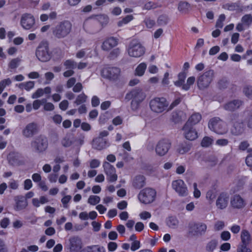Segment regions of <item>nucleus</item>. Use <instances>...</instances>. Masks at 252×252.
<instances>
[{
  "mask_svg": "<svg viewBox=\"0 0 252 252\" xmlns=\"http://www.w3.org/2000/svg\"><path fill=\"white\" fill-rule=\"evenodd\" d=\"M243 104V101L240 100H234L227 103L224 108L226 110L232 111L239 108Z\"/></svg>",
  "mask_w": 252,
  "mask_h": 252,
  "instance_id": "obj_25",
  "label": "nucleus"
},
{
  "mask_svg": "<svg viewBox=\"0 0 252 252\" xmlns=\"http://www.w3.org/2000/svg\"><path fill=\"white\" fill-rule=\"evenodd\" d=\"M66 247L70 252H79L82 248V240L78 236H72L68 239Z\"/></svg>",
  "mask_w": 252,
  "mask_h": 252,
  "instance_id": "obj_12",
  "label": "nucleus"
},
{
  "mask_svg": "<svg viewBox=\"0 0 252 252\" xmlns=\"http://www.w3.org/2000/svg\"><path fill=\"white\" fill-rule=\"evenodd\" d=\"M11 84V81L9 78L4 79L0 82V85L4 89L6 86H9Z\"/></svg>",
  "mask_w": 252,
  "mask_h": 252,
  "instance_id": "obj_59",
  "label": "nucleus"
},
{
  "mask_svg": "<svg viewBox=\"0 0 252 252\" xmlns=\"http://www.w3.org/2000/svg\"><path fill=\"white\" fill-rule=\"evenodd\" d=\"M123 120L120 116H117L113 119L112 123L115 126H118L122 124Z\"/></svg>",
  "mask_w": 252,
  "mask_h": 252,
  "instance_id": "obj_63",
  "label": "nucleus"
},
{
  "mask_svg": "<svg viewBox=\"0 0 252 252\" xmlns=\"http://www.w3.org/2000/svg\"><path fill=\"white\" fill-rule=\"evenodd\" d=\"M171 143L168 139H163L160 140L156 147V153L159 156H164L169 151Z\"/></svg>",
  "mask_w": 252,
  "mask_h": 252,
  "instance_id": "obj_13",
  "label": "nucleus"
},
{
  "mask_svg": "<svg viewBox=\"0 0 252 252\" xmlns=\"http://www.w3.org/2000/svg\"><path fill=\"white\" fill-rule=\"evenodd\" d=\"M14 200L16 202L15 210L20 211L25 209L28 205L26 199L23 196H17L15 197Z\"/></svg>",
  "mask_w": 252,
  "mask_h": 252,
  "instance_id": "obj_23",
  "label": "nucleus"
},
{
  "mask_svg": "<svg viewBox=\"0 0 252 252\" xmlns=\"http://www.w3.org/2000/svg\"><path fill=\"white\" fill-rule=\"evenodd\" d=\"M120 72V68L118 67H106L102 69L101 75L103 77L110 80H116L119 78Z\"/></svg>",
  "mask_w": 252,
  "mask_h": 252,
  "instance_id": "obj_11",
  "label": "nucleus"
},
{
  "mask_svg": "<svg viewBox=\"0 0 252 252\" xmlns=\"http://www.w3.org/2000/svg\"><path fill=\"white\" fill-rule=\"evenodd\" d=\"M229 195L225 193L222 192L220 194L216 200V206L220 209L225 208L228 204Z\"/></svg>",
  "mask_w": 252,
  "mask_h": 252,
  "instance_id": "obj_20",
  "label": "nucleus"
},
{
  "mask_svg": "<svg viewBox=\"0 0 252 252\" xmlns=\"http://www.w3.org/2000/svg\"><path fill=\"white\" fill-rule=\"evenodd\" d=\"M147 65L145 63L139 64L135 70V75L138 76H142L146 71Z\"/></svg>",
  "mask_w": 252,
  "mask_h": 252,
  "instance_id": "obj_27",
  "label": "nucleus"
},
{
  "mask_svg": "<svg viewBox=\"0 0 252 252\" xmlns=\"http://www.w3.org/2000/svg\"><path fill=\"white\" fill-rule=\"evenodd\" d=\"M133 19V17L132 15H127L125 18H124L121 21H120L118 22V25L119 27H122L123 25H126L127 23H128L129 22L132 20Z\"/></svg>",
  "mask_w": 252,
  "mask_h": 252,
  "instance_id": "obj_43",
  "label": "nucleus"
},
{
  "mask_svg": "<svg viewBox=\"0 0 252 252\" xmlns=\"http://www.w3.org/2000/svg\"><path fill=\"white\" fill-rule=\"evenodd\" d=\"M36 56L41 62H45L51 58V54L49 52L48 45L46 42L40 43L36 50Z\"/></svg>",
  "mask_w": 252,
  "mask_h": 252,
  "instance_id": "obj_8",
  "label": "nucleus"
},
{
  "mask_svg": "<svg viewBox=\"0 0 252 252\" xmlns=\"http://www.w3.org/2000/svg\"><path fill=\"white\" fill-rule=\"evenodd\" d=\"M71 27V24L67 21L61 22L53 30V34L58 38L63 37L70 32Z\"/></svg>",
  "mask_w": 252,
  "mask_h": 252,
  "instance_id": "obj_7",
  "label": "nucleus"
},
{
  "mask_svg": "<svg viewBox=\"0 0 252 252\" xmlns=\"http://www.w3.org/2000/svg\"><path fill=\"white\" fill-rule=\"evenodd\" d=\"M48 146V139L42 135L35 137L31 142V147L37 153H43L46 150Z\"/></svg>",
  "mask_w": 252,
  "mask_h": 252,
  "instance_id": "obj_3",
  "label": "nucleus"
},
{
  "mask_svg": "<svg viewBox=\"0 0 252 252\" xmlns=\"http://www.w3.org/2000/svg\"><path fill=\"white\" fill-rule=\"evenodd\" d=\"M110 143L108 139L101 137H97L93 141V147L98 150H101L109 147Z\"/></svg>",
  "mask_w": 252,
  "mask_h": 252,
  "instance_id": "obj_17",
  "label": "nucleus"
},
{
  "mask_svg": "<svg viewBox=\"0 0 252 252\" xmlns=\"http://www.w3.org/2000/svg\"><path fill=\"white\" fill-rule=\"evenodd\" d=\"M184 134L185 138L189 140H193L195 139L198 135L196 130L191 126H189V124H186L183 127Z\"/></svg>",
  "mask_w": 252,
  "mask_h": 252,
  "instance_id": "obj_18",
  "label": "nucleus"
},
{
  "mask_svg": "<svg viewBox=\"0 0 252 252\" xmlns=\"http://www.w3.org/2000/svg\"><path fill=\"white\" fill-rule=\"evenodd\" d=\"M45 98H43L41 99H36L33 101L32 103L33 108L34 110L38 109L41 105H43V103L45 102Z\"/></svg>",
  "mask_w": 252,
  "mask_h": 252,
  "instance_id": "obj_50",
  "label": "nucleus"
},
{
  "mask_svg": "<svg viewBox=\"0 0 252 252\" xmlns=\"http://www.w3.org/2000/svg\"><path fill=\"white\" fill-rule=\"evenodd\" d=\"M159 5L155 2L149 1L146 3L144 5V9L149 10L151 9H154L157 8Z\"/></svg>",
  "mask_w": 252,
  "mask_h": 252,
  "instance_id": "obj_56",
  "label": "nucleus"
},
{
  "mask_svg": "<svg viewBox=\"0 0 252 252\" xmlns=\"http://www.w3.org/2000/svg\"><path fill=\"white\" fill-rule=\"evenodd\" d=\"M168 102L164 97H155L150 102L151 109L156 113H161L167 110Z\"/></svg>",
  "mask_w": 252,
  "mask_h": 252,
  "instance_id": "obj_5",
  "label": "nucleus"
},
{
  "mask_svg": "<svg viewBox=\"0 0 252 252\" xmlns=\"http://www.w3.org/2000/svg\"><path fill=\"white\" fill-rule=\"evenodd\" d=\"M88 50L82 49L76 53V57L78 59H81L84 57H90V56L87 53Z\"/></svg>",
  "mask_w": 252,
  "mask_h": 252,
  "instance_id": "obj_51",
  "label": "nucleus"
},
{
  "mask_svg": "<svg viewBox=\"0 0 252 252\" xmlns=\"http://www.w3.org/2000/svg\"><path fill=\"white\" fill-rule=\"evenodd\" d=\"M43 92L42 89H38L33 94H32V97L33 99L38 98L43 95Z\"/></svg>",
  "mask_w": 252,
  "mask_h": 252,
  "instance_id": "obj_57",
  "label": "nucleus"
},
{
  "mask_svg": "<svg viewBox=\"0 0 252 252\" xmlns=\"http://www.w3.org/2000/svg\"><path fill=\"white\" fill-rule=\"evenodd\" d=\"M202 163L207 167H211L217 163L216 158H203Z\"/></svg>",
  "mask_w": 252,
  "mask_h": 252,
  "instance_id": "obj_36",
  "label": "nucleus"
},
{
  "mask_svg": "<svg viewBox=\"0 0 252 252\" xmlns=\"http://www.w3.org/2000/svg\"><path fill=\"white\" fill-rule=\"evenodd\" d=\"M209 128L215 133L223 134L227 131L226 125L219 118H214L211 119L208 124Z\"/></svg>",
  "mask_w": 252,
  "mask_h": 252,
  "instance_id": "obj_6",
  "label": "nucleus"
},
{
  "mask_svg": "<svg viewBox=\"0 0 252 252\" xmlns=\"http://www.w3.org/2000/svg\"><path fill=\"white\" fill-rule=\"evenodd\" d=\"M9 223V220L7 218H4L1 220L0 224L1 227L5 228Z\"/></svg>",
  "mask_w": 252,
  "mask_h": 252,
  "instance_id": "obj_64",
  "label": "nucleus"
},
{
  "mask_svg": "<svg viewBox=\"0 0 252 252\" xmlns=\"http://www.w3.org/2000/svg\"><path fill=\"white\" fill-rule=\"evenodd\" d=\"M241 243L249 245L251 240V235L247 230H243L241 235Z\"/></svg>",
  "mask_w": 252,
  "mask_h": 252,
  "instance_id": "obj_29",
  "label": "nucleus"
},
{
  "mask_svg": "<svg viewBox=\"0 0 252 252\" xmlns=\"http://www.w3.org/2000/svg\"><path fill=\"white\" fill-rule=\"evenodd\" d=\"M248 245L241 243L237 248V252H251V250L247 247Z\"/></svg>",
  "mask_w": 252,
  "mask_h": 252,
  "instance_id": "obj_54",
  "label": "nucleus"
},
{
  "mask_svg": "<svg viewBox=\"0 0 252 252\" xmlns=\"http://www.w3.org/2000/svg\"><path fill=\"white\" fill-rule=\"evenodd\" d=\"M168 22V17L166 15H160L157 20L158 24L159 26H164L166 25Z\"/></svg>",
  "mask_w": 252,
  "mask_h": 252,
  "instance_id": "obj_42",
  "label": "nucleus"
},
{
  "mask_svg": "<svg viewBox=\"0 0 252 252\" xmlns=\"http://www.w3.org/2000/svg\"><path fill=\"white\" fill-rule=\"evenodd\" d=\"M186 77V75L185 73L182 72L179 73L178 75V80L174 82L175 85L177 87H183L184 85L183 83H184Z\"/></svg>",
  "mask_w": 252,
  "mask_h": 252,
  "instance_id": "obj_38",
  "label": "nucleus"
},
{
  "mask_svg": "<svg viewBox=\"0 0 252 252\" xmlns=\"http://www.w3.org/2000/svg\"><path fill=\"white\" fill-rule=\"evenodd\" d=\"M97 19L100 23L101 25L106 24L108 23L109 18L106 15H100L97 16Z\"/></svg>",
  "mask_w": 252,
  "mask_h": 252,
  "instance_id": "obj_52",
  "label": "nucleus"
},
{
  "mask_svg": "<svg viewBox=\"0 0 252 252\" xmlns=\"http://www.w3.org/2000/svg\"><path fill=\"white\" fill-rule=\"evenodd\" d=\"M145 178L143 175H137L133 180L132 185L136 189H140L143 187L145 184Z\"/></svg>",
  "mask_w": 252,
  "mask_h": 252,
  "instance_id": "obj_24",
  "label": "nucleus"
},
{
  "mask_svg": "<svg viewBox=\"0 0 252 252\" xmlns=\"http://www.w3.org/2000/svg\"><path fill=\"white\" fill-rule=\"evenodd\" d=\"M195 80V77L193 76L188 78L187 83L183 86V89L186 91L188 90L190 86L194 83Z\"/></svg>",
  "mask_w": 252,
  "mask_h": 252,
  "instance_id": "obj_46",
  "label": "nucleus"
},
{
  "mask_svg": "<svg viewBox=\"0 0 252 252\" xmlns=\"http://www.w3.org/2000/svg\"><path fill=\"white\" fill-rule=\"evenodd\" d=\"M214 71L209 70L200 76L197 80V85L199 89H203L208 87L213 80Z\"/></svg>",
  "mask_w": 252,
  "mask_h": 252,
  "instance_id": "obj_10",
  "label": "nucleus"
},
{
  "mask_svg": "<svg viewBox=\"0 0 252 252\" xmlns=\"http://www.w3.org/2000/svg\"><path fill=\"white\" fill-rule=\"evenodd\" d=\"M186 114L183 111L173 112L172 117V120L175 123H177L180 121L186 119Z\"/></svg>",
  "mask_w": 252,
  "mask_h": 252,
  "instance_id": "obj_31",
  "label": "nucleus"
},
{
  "mask_svg": "<svg viewBox=\"0 0 252 252\" xmlns=\"http://www.w3.org/2000/svg\"><path fill=\"white\" fill-rule=\"evenodd\" d=\"M87 99V96L85 94L82 93L78 95L75 101H74V103L77 105H80L85 102Z\"/></svg>",
  "mask_w": 252,
  "mask_h": 252,
  "instance_id": "obj_41",
  "label": "nucleus"
},
{
  "mask_svg": "<svg viewBox=\"0 0 252 252\" xmlns=\"http://www.w3.org/2000/svg\"><path fill=\"white\" fill-rule=\"evenodd\" d=\"M45 77L46 80V84H49L50 82L54 78V75L53 73L48 72L45 74Z\"/></svg>",
  "mask_w": 252,
  "mask_h": 252,
  "instance_id": "obj_61",
  "label": "nucleus"
},
{
  "mask_svg": "<svg viewBox=\"0 0 252 252\" xmlns=\"http://www.w3.org/2000/svg\"><path fill=\"white\" fill-rule=\"evenodd\" d=\"M216 197V194L214 192V191L212 190H210L207 192L206 193V198L207 199H208L210 203L212 202L214 199Z\"/></svg>",
  "mask_w": 252,
  "mask_h": 252,
  "instance_id": "obj_58",
  "label": "nucleus"
},
{
  "mask_svg": "<svg viewBox=\"0 0 252 252\" xmlns=\"http://www.w3.org/2000/svg\"><path fill=\"white\" fill-rule=\"evenodd\" d=\"M146 97V94L140 89H134L126 94V99H132L131 107L133 111H136L139 107L140 104Z\"/></svg>",
  "mask_w": 252,
  "mask_h": 252,
  "instance_id": "obj_1",
  "label": "nucleus"
},
{
  "mask_svg": "<svg viewBox=\"0 0 252 252\" xmlns=\"http://www.w3.org/2000/svg\"><path fill=\"white\" fill-rule=\"evenodd\" d=\"M201 115L198 113L193 114L189 118L186 124H189V126H192L198 123L201 119Z\"/></svg>",
  "mask_w": 252,
  "mask_h": 252,
  "instance_id": "obj_28",
  "label": "nucleus"
},
{
  "mask_svg": "<svg viewBox=\"0 0 252 252\" xmlns=\"http://www.w3.org/2000/svg\"><path fill=\"white\" fill-rule=\"evenodd\" d=\"M68 106V102L66 100H63L59 104L60 108L63 111H65V110H66Z\"/></svg>",
  "mask_w": 252,
  "mask_h": 252,
  "instance_id": "obj_60",
  "label": "nucleus"
},
{
  "mask_svg": "<svg viewBox=\"0 0 252 252\" xmlns=\"http://www.w3.org/2000/svg\"><path fill=\"white\" fill-rule=\"evenodd\" d=\"M21 25L25 30L32 29L35 24L34 16L30 13L23 14L21 18Z\"/></svg>",
  "mask_w": 252,
  "mask_h": 252,
  "instance_id": "obj_15",
  "label": "nucleus"
},
{
  "mask_svg": "<svg viewBox=\"0 0 252 252\" xmlns=\"http://www.w3.org/2000/svg\"><path fill=\"white\" fill-rule=\"evenodd\" d=\"M106 174L109 177L108 180L113 182L117 180V175L115 173V169L109 162H105L104 164Z\"/></svg>",
  "mask_w": 252,
  "mask_h": 252,
  "instance_id": "obj_19",
  "label": "nucleus"
},
{
  "mask_svg": "<svg viewBox=\"0 0 252 252\" xmlns=\"http://www.w3.org/2000/svg\"><path fill=\"white\" fill-rule=\"evenodd\" d=\"M231 204L233 208L240 209L245 206L244 199L239 195H234L231 199Z\"/></svg>",
  "mask_w": 252,
  "mask_h": 252,
  "instance_id": "obj_22",
  "label": "nucleus"
},
{
  "mask_svg": "<svg viewBox=\"0 0 252 252\" xmlns=\"http://www.w3.org/2000/svg\"><path fill=\"white\" fill-rule=\"evenodd\" d=\"M18 86L20 89H24L27 91H30L34 88V82L29 81L26 82L21 83H20Z\"/></svg>",
  "mask_w": 252,
  "mask_h": 252,
  "instance_id": "obj_30",
  "label": "nucleus"
},
{
  "mask_svg": "<svg viewBox=\"0 0 252 252\" xmlns=\"http://www.w3.org/2000/svg\"><path fill=\"white\" fill-rule=\"evenodd\" d=\"M144 22L147 28L149 29L152 28L156 24L155 20L150 17H146Z\"/></svg>",
  "mask_w": 252,
  "mask_h": 252,
  "instance_id": "obj_49",
  "label": "nucleus"
},
{
  "mask_svg": "<svg viewBox=\"0 0 252 252\" xmlns=\"http://www.w3.org/2000/svg\"><path fill=\"white\" fill-rule=\"evenodd\" d=\"M66 69H72L75 68L77 66L76 63L73 60H67L63 63Z\"/></svg>",
  "mask_w": 252,
  "mask_h": 252,
  "instance_id": "obj_37",
  "label": "nucleus"
},
{
  "mask_svg": "<svg viewBox=\"0 0 252 252\" xmlns=\"http://www.w3.org/2000/svg\"><path fill=\"white\" fill-rule=\"evenodd\" d=\"M76 82V79L74 77H71L69 78L66 83V87L67 88H70L75 85V84Z\"/></svg>",
  "mask_w": 252,
  "mask_h": 252,
  "instance_id": "obj_62",
  "label": "nucleus"
},
{
  "mask_svg": "<svg viewBox=\"0 0 252 252\" xmlns=\"http://www.w3.org/2000/svg\"><path fill=\"white\" fill-rule=\"evenodd\" d=\"M214 139L213 138L208 136L204 137L201 143V145L203 147H208L213 143Z\"/></svg>",
  "mask_w": 252,
  "mask_h": 252,
  "instance_id": "obj_39",
  "label": "nucleus"
},
{
  "mask_svg": "<svg viewBox=\"0 0 252 252\" xmlns=\"http://www.w3.org/2000/svg\"><path fill=\"white\" fill-rule=\"evenodd\" d=\"M189 7V4L185 1H180L179 3L178 9V10L182 13H185L188 12Z\"/></svg>",
  "mask_w": 252,
  "mask_h": 252,
  "instance_id": "obj_33",
  "label": "nucleus"
},
{
  "mask_svg": "<svg viewBox=\"0 0 252 252\" xmlns=\"http://www.w3.org/2000/svg\"><path fill=\"white\" fill-rule=\"evenodd\" d=\"M207 229V225L203 223H190L189 224V234L192 236H201Z\"/></svg>",
  "mask_w": 252,
  "mask_h": 252,
  "instance_id": "obj_9",
  "label": "nucleus"
},
{
  "mask_svg": "<svg viewBox=\"0 0 252 252\" xmlns=\"http://www.w3.org/2000/svg\"><path fill=\"white\" fill-rule=\"evenodd\" d=\"M218 241L213 239L209 242L206 246V250L209 252H212L217 247Z\"/></svg>",
  "mask_w": 252,
  "mask_h": 252,
  "instance_id": "obj_35",
  "label": "nucleus"
},
{
  "mask_svg": "<svg viewBox=\"0 0 252 252\" xmlns=\"http://www.w3.org/2000/svg\"><path fill=\"white\" fill-rule=\"evenodd\" d=\"M189 149V144L187 142H184L178 146L176 150L178 153L183 155L188 152Z\"/></svg>",
  "mask_w": 252,
  "mask_h": 252,
  "instance_id": "obj_26",
  "label": "nucleus"
},
{
  "mask_svg": "<svg viewBox=\"0 0 252 252\" xmlns=\"http://www.w3.org/2000/svg\"><path fill=\"white\" fill-rule=\"evenodd\" d=\"M118 40L117 38L111 37L106 39L102 43V49L108 51L111 49L118 44Z\"/></svg>",
  "mask_w": 252,
  "mask_h": 252,
  "instance_id": "obj_21",
  "label": "nucleus"
},
{
  "mask_svg": "<svg viewBox=\"0 0 252 252\" xmlns=\"http://www.w3.org/2000/svg\"><path fill=\"white\" fill-rule=\"evenodd\" d=\"M179 223V221L175 217H169L167 221V224L171 228L176 227Z\"/></svg>",
  "mask_w": 252,
  "mask_h": 252,
  "instance_id": "obj_34",
  "label": "nucleus"
},
{
  "mask_svg": "<svg viewBox=\"0 0 252 252\" xmlns=\"http://www.w3.org/2000/svg\"><path fill=\"white\" fill-rule=\"evenodd\" d=\"M126 51L129 57L137 58L145 54V48L138 40L133 39L126 47Z\"/></svg>",
  "mask_w": 252,
  "mask_h": 252,
  "instance_id": "obj_2",
  "label": "nucleus"
},
{
  "mask_svg": "<svg viewBox=\"0 0 252 252\" xmlns=\"http://www.w3.org/2000/svg\"><path fill=\"white\" fill-rule=\"evenodd\" d=\"M225 15L223 14H220L216 22V27L218 28H222L223 26V22L225 21Z\"/></svg>",
  "mask_w": 252,
  "mask_h": 252,
  "instance_id": "obj_45",
  "label": "nucleus"
},
{
  "mask_svg": "<svg viewBox=\"0 0 252 252\" xmlns=\"http://www.w3.org/2000/svg\"><path fill=\"white\" fill-rule=\"evenodd\" d=\"M156 195L157 192L154 189L146 188L140 191L138 198L142 203L148 204L155 201Z\"/></svg>",
  "mask_w": 252,
  "mask_h": 252,
  "instance_id": "obj_4",
  "label": "nucleus"
},
{
  "mask_svg": "<svg viewBox=\"0 0 252 252\" xmlns=\"http://www.w3.org/2000/svg\"><path fill=\"white\" fill-rule=\"evenodd\" d=\"M38 131V125L35 123L28 124L23 129V135L27 138L31 137Z\"/></svg>",
  "mask_w": 252,
  "mask_h": 252,
  "instance_id": "obj_16",
  "label": "nucleus"
},
{
  "mask_svg": "<svg viewBox=\"0 0 252 252\" xmlns=\"http://www.w3.org/2000/svg\"><path fill=\"white\" fill-rule=\"evenodd\" d=\"M21 61V60L19 58H15L12 59L9 63V67L11 69L16 68Z\"/></svg>",
  "mask_w": 252,
  "mask_h": 252,
  "instance_id": "obj_48",
  "label": "nucleus"
},
{
  "mask_svg": "<svg viewBox=\"0 0 252 252\" xmlns=\"http://www.w3.org/2000/svg\"><path fill=\"white\" fill-rule=\"evenodd\" d=\"M100 200V198L98 196L91 195L88 200V202L92 205H95L98 203Z\"/></svg>",
  "mask_w": 252,
  "mask_h": 252,
  "instance_id": "obj_44",
  "label": "nucleus"
},
{
  "mask_svg": "<svg viewBox=\"0 0 252 252\" xmlns=\"http://www.w3.org/2000/svg\"><path fill=\"white\" fill-rule=\"evenodd\" d=\"M81 252H104V250L103 247L94 246L88 247L82 250Z\"/></svg>",
  "mask_w": 252,
  "mask_h": 252,
  "instance_id": "obj_32",
  "label": "nucleus"
},
{
  "mask_svg": "<svg viewBox=\"0 0 252 252\" xmlns=\"http://www.w3.org/2000/svg\"><path fill=\"white\" fill-rule=\"evenodd\" d=\"M172 188L181 196H186L188 194V190L185 182L181 179L173 181Z\"/></svg>",
  "mask_w": 252,
  "mask_h": 252,
  "instance_id": "obj_14",
  "label": "nucleus"
},
{
  "mask_svg": "<svg viewBox=\"0 0 252 252\" xmlns=\"http://www.w3.org/2000/svg\"><path fill=\"white\" fill-rule=\"evenodd\" d=\"M244 93L249 98L252 99V86H246L244 88Z\"/></svg>",
  "mask_w": 252,
  "mask_h": 252,
  "instance_id": "obj_55",
  "label": "nucleus"
},
{
  "mask_svg": "<svg viewBox=\"0 0 252 252\" xmlns=\"http://www.w3.org/2000/svg\"><path fill=\"white\" fill-rule=\"evenodd\" d=\"M241 22L246 26L249 27L252 23V16L251 14H246L244 15Z\"/></svg>",
  "mask_w": 252,
  "mask_h": 252,
  "instance_id": "obj_40",
  "label": "nucleus"
},
{
  "mask_svg": "<svg viewBox=\"0 0 252 252\" xmlns=\"http://www.w3.org/2000/svg\"><path fill=\"white\" fill-rule=\"evenodd\" d=\"M9 164L14 166H17L23 164V162L20 160L19 158H9Z\"/></svg>",
  "mask_w": 252,
  "mask_h": 252,
  "instance_id": "obj_53",
  "label": "nucleus"
},
{
  "mask_svg": "<svg viewBox=\"0 0 252 252\" xmlns=\"http://www.w3.org/2000/svg\"><path fill=\"white\" fill-rule=\"evenodd\" d=\"M43 105L44 110L45 111H53L55 108V106L52 103L47 102L46 98H45V102L43 103Z\"/></svg>",
  "mask_w": 252,
  "mask_h": 252,
  "instance_id": "obj_47",
  "label": "nucleus"
}]
</instances>
